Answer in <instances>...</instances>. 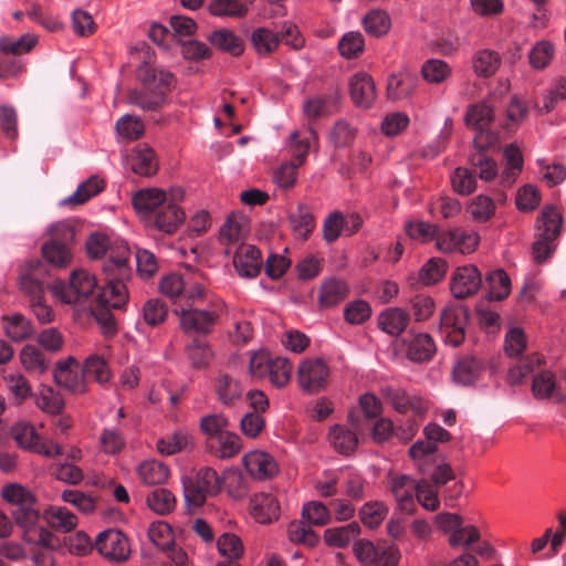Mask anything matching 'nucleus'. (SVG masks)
<instances>
[{
    "mask_svg": "<svg viewBox=\"0 0 566 566\" xmlns=\"http://www.w3.org/2000/svg\"><path fill=\"white\" fill-rule=\"evenodd\" d=\"M1 495L14 507L12 516L15 523L23 528V541L34 545H49L52 534L39 525L34 494L21 484L11 483L2 488Z\"/></svg>",
    "mask_w": 566,
    "mask_h": 566,
    "instance_id": "1",
    "label": "nucleus"
},
{
    "mask_svg": "<svg viewBox=\"0 0 566 566\" xmlns=\"http://www.w3.org/2000/svg\"><path fill=\"white\" fill-rule=\"evenodd\" d=\"M138 77L145 85L143 91H130L128 102L144 111H155L165 103V93L175 85V76L171 72L156 71L145 64L138 70Z\"/></svg>",
    "mask_w": 566,
    "mask_h": 566,
    "instance_id": "2",
    "label": "nucleus"
},
{
    "mask_svg": "<svg viewBox=\"0 0 566 566\" xmlns=\"http://www.w3.org/2000/svg\"><path fill=\"white\" fill-rule=\"evenodd\" d=\"M86 251L92 259L105 258L103 271L106 275L119 279L129 277L130 268L128 259L130 251L127 244H111L106 235L95 233L87 239Z\"/></svg>",
    "mask_w": 566,
    "mask_h": 566,
    "instance_id": "3",
    "label": "nucleus"
},
{
    "mask_svg": "<svg viewBox=\"0 0 566 566\" xmlns=\"http://www.w3.org/2000/svg\"><path fill=\"white\" fill-rule=\"evenodd\" d=\"M96 286L95 276L86 270L78 269L71 273L69 283L55 281L49 290L55 303L84 307L93 297Z\"/></svg>",
    "mask_w": 566,
    "mask_h": 566,
    "instance_id": "4",
    "label": "nucleus"
},
{
    "mask_svg": "<svg viewBox=\"0 0 566 566\" xmlns=\"http://www.w3.org/2000/svg\"><path fill=\"white\" fill-rule=\"evenodd\" d=\"M46 233L50 238L41 247L43 260L54 269L67 268L73 261V227L66 221H57L48 227Z\"/></svg>",
    "mask_w": 566,
    "mask_h": 566,
    "instance_id": "5",
    "label": "nucleus"
},
{
    "mask_svg": "<svg viewBox=\"0 0 566 566\" xmlns=\"http://www.w3.org/2000/svg\"><path fill=\"white\" fill-rule=\"evenodd\" d=\"M182 488L187 507L198 509L205 503L208 495L219 492L221 481L214 470L203 468L193 479L184 478Z\"/></svg>",
    "mask_w": 566,
    "mask_h": 566,
    "instance_id": "6",
    "label": "nucleus"
},
{
    "mask_svg": "<svg viewBox=\"0 0 566 566\" xmlns=\"http://www.w3.org/2000/svg\"><path fill=\"white\" fill-rule=\"evenodd\" d=\"M11 436L23 450L41 454L49 459L63 454V448L60 443L53 439H42L35 427L29 422L20 421L13 424Z\"/></svg>",
    "mask_w": 566,
    "mask_h": 566,
    "instance_id": "7",
    "label": "nucleus"
},
{
    "mask_svg": "<svg viewBox=\"0 0 566 566\" xmlns=\"http://www.w3.org/2000/svg\"><path fill=\"white\" fill-rule=\"evenodd\" d=\"M179 319V327L185 334H210L219 318L217 307L200 310L193 306H184L179 304L174 310Z\"/></svg>",
    "mask_w": 566,
    "mask_h": 566,
    "instance_id": "8",
    "label": "nucleus"
},
{
    "mask_svg": "<svg viewBox=\"0 0 566 566\" xmlns=\"http://www.w3.org/2000/svg\"><path fill=\"white\" fill-rule=\"evenodd\" d=\"M492 97L493 94H490L484 99L469 105L464 114L465 125L478 132L474 144L479 149L486 147L481 138L495 119V106L492 102Z\"/></svg>",
    "mask_w": 566,
    "mask_h": 566,
    "instance_id": "9",
    "label": "nucleus"
},
{
    "mask_svg": "<svg viewBox=\"0 0 566 566\" xmlns=\"http://www.w3.org/2000/svg\"><path fill=\"white\" fill-rule=\"evenodd\" d=\"M329 369L319 358H306L297 368V382L301 389L308 394L322 391L327 384Z\"/></svg>",
    "mask_w": 566,
    "mask_h": 566,
    "instance_id": "10",
    "label": "nucleus"
},
{
    "mask_svg": "<svg viewBox=\"0 0 566 566\" xmlns=\"http://www.w3.org/2000/svg\"><path fill=\"white\" fill-rule=\"evenodd\" d=\"M468 311L462 306H452L443 311L440 317V333L447 345L459 346L465 337Z\"/></svg>",
    "mask_w": 566,
    "mask_h": 566,
    "instance_id": "11",
    "label": "nucleus"
},
{
    "mask_svg": "<svg viewBox=\"0 0 566 566\" xmlns=\"http://www.w3.org/2000/svg\"><path fill=\"white\" fill-rule=\"evenodd\" d=\"M184 199L181 189H171L169 200L164 203L155 216V226L165 233H174L184 223L186 219L185 211L178 206V201Z\"/></svg>",
    "mask_w": 566,
    "mask_h": 566,
    "instance_id": "12",
    "label": "nucleus"
},
{
    "mask_svg": "<svg viewBox=\"0 0 566 566\" xmlns=\"http://www.w3.org/2000/svg\"><path fill=\"white\" fill-rule=\"evenodd\" d=\"M84 374V369L80 368L76 359L69 356L56 363L53 378L57 386L78 395L86 391Z\"/></svg>",
    "mask_w": 566,
    "mask_h": 566,
    "instance_id": "13",
    "label": "nucleus"
},
{
    "mask_svg": "<svg viewBox=\"0 0 566 566\" xmlns=\"http://www.w3.org/2000/svg\"><path fill=\"white\" fill-rule=\"evenodd\" d=\"M96 548L101 555L114 562L127 559L130 552L127 537L115 528H109L98 534Z\"/></svg>",
    "mask_w": 566,
    "mask_h": 566,
    "instance_id": "14",
    "label": "nucleus"
},
{
    "mask_svg": "<svg viewBox=\"0 0 566 566\" xmlns=\"http://www.w3.org/2000/svg\"><path fill=\"white\" fill-rule=\"evenodd\" d=\"M399 349L412 361H426L436 353V344L427 333H409L400 340Z\"/></svg>",
    "mask_w": 566,
    "mask_h": 566,
    "instance_id": "15",
    "label": "nucleus"
},
{
    "mask_svg": "<svg viewBox=\"0 0 566 566\" xmlns=\"http://www.w3.org/2000/svg\"><path fill=\"white\" fill-rule=\"evenodd\" d=\"M482 284L481 273L475 265L459 266L452 274L450 290L455 298L475 294Z\"/></svg>",
    "mask_w": 566,
    "mask_h": 566,
    "instance_id": "16",
    "label": "nucleus"
},
{
    "mask_svg": "<svg viewBox=\"0 0 566 566\" xmlns=\"http://www.w3.org/2000/svg\"><path fill=\"white\" fill-rule=\"evenodd\" d=\"M242 463L248 473L256 480H266L279 473L274 457L262 450H252L243 455Z\"/></svg>",
    "mask_w": 566,
    "mask_h": 566,
    "instance_id": "17",
    "label": "nucleus"
},
{
    "mask_svg": "<svg viewBox=\"0 0 566 566\" xmlns=\"http://www.w3.org/2000/svg\"><path fill=\"white\" fill-rule=\"evenodd\" d=\"M389 486L398 507L407 514L413 513L416 507L413 495L416 494L418 482L409 475H390Z\"/></svg>",
    "mask_w": 566,
    "mask_h": 566,
    "instance_id": "18",
    "label": "nucleus"
},
{
    "mask_svg": "<svg viewBox=\"0 0 566 566\" xmlns=\"http://www.w3.org/2000/svg\"><path fill=\"white\" fill-rule=\"evenodd\" d=\"M350 97L360 108H370L376 98V85L370 75L365 72L354 74L349 80Z\"/></svg>",
    "mask_w": 566,
    "mask_h": 566,
    "instance_id": "19",
    "label": "nucleus"
},
{
    "mask_svg": "<svg viewBox=\"0 0 566 566\" xmlns=\"http://www.w3.org/2000/svg\"><path fill=\"white\" fill-rule=\"evenodd\" d=\"M169 200V192L158 188H145L136 191L132 197L133 206L140 217H148L157 212Z\"/></svg>",
    "mask_w": 566,
    "mask_h": 566,
    "instance_id": "20",
    "label": "nucleus"
},
{
    "mask_svg": "<svg viewBox=\"0 0 566 566\" xmlns=\"http://www.w3.org/2000/svg\"><path fill=\"white\" fill-rule=\"evenodd\" d=\"M262 255L254 245H241L233 256V265L242 277H255L262 268Z\"/></svg>",
    "mask_w": 566,
    "mask_h": 566,
    "instance_id": "21",
    "label": "nucleus"
},
{
    "mask_svg": "<svg viewBox=\"0 0 566 566\" xmlns=\"http://www.w3.org/2000/svg\"><path fill=\"white\" fill-rule=\"evenodd\" d=\"M327 438L333 449L344 455L353 454L358 444L365 439L358 437L356 428L350 429L346 424L331 427Z\"/></svg>",
    "mask_w": 566,
    "mask_h": 566,
    "instance_id": "22",
    "label": "nucleus"
},
{
    "mask_svg": "<svg viewBox=\"0 0 566 566\" xmlns=\"http://www.w3.org/2000/svg\"><path fill=\"white\" fill-rule=\"evenodd\" d=\"M566 536V515H559V528L553 531L547 528L543 536L534 538L531 543V553L538 554L545 548L546 556L553 557L558 554Z\"/></svg>",
    "mask_w": 566,
    "mask_h": 566,
    "instance_id": "23",
    "label": "nucleus"
},
{
    "mask_svg": "<svg viewBox=\"0 0 566 566\" xmlns=\"http://www.w3.org/2000/svg\"><path fill=\"white\" fill-rule=\"evenodd\" d=\"M250 514L255 522L261 524L271 523L279 518L280 504L271 493H259L250 500Z\"/></svg>",
    "mask_w": 566,
    "mask_h": 566,
    "instance_id": "24",
    "label": "nucleus"
},
{
    "mask_svg": "<svg viewBox=\"0 0 566 566\" xmlns=\"http://www.w3.org/2000/svg\"><path fill=\"white\" fill-rule=\"evenodd\" d=\"M108 281L98 294L97 300L101 305L112 308H123L129 298L128 291L124 284L126 277H115L107 275Z\"/></svg>",
    "mask_w": 566,
    "mask_h": 566,
    "instance_id": "25",
    "label": "nucleus"
},
{
    "mask_svg": "<svg viewBox=\"0 0 566 566\" xmlns=\"http://www.w3.org/2000/svg\"><path fill=\"white\" fill-rule=\"evenodd\" d=\"M128 163L135 174L144 177L156 174L158 169L156 155L147 145H138L133 148Z\"/></svg>",
    "mask_w": 566,
    "mask_h": 566,
    "instance_id": "26",
    "label": "nucleus"
},
{
    "mask_svg": "<svg viewBox=\"0 0 566 566\" xmlns=\"http://www.w3.org/2000/svg\"><path fill=\"white\" fill-rule=\"evenodd\" d=\"M136 473L139 481L149 486L165 484L170 476L168 465L155 459L140 462L136 468Z\"/></svg>",
    "mask_w": 566,
    "mask_h": 566,
    "instance_id": "27",
    "label": "nucleus"
},
{
    "mask_svg": "<svg viewBox=\"0 0 566 566\" xmlns=\"http://www.w3.org/2000/svg\"><path fill=\"white\" fill-rule=\"evenodd\" d=\"M317 143V135L312 128H307L303 134L294 130L290 134L287 140V148L293 160L298 165H303L306 160L307 154L313 146Z\"/></svg>",
    "mask_w": 566,
    "mask_h": 566,
    "instance_id": "28",
    "label": "nucleus"
},
{
    "mask_svg": "<svg viewBox=\"0 0 566 566\" xmlns=\"http://www.w3.org/2000/svg\"><path fill=\"white\" fill-rule=\"evenodd\" d=\"M528 111V103L523 96L512 95L504 111L502 127L510 132L516 130L526 120Z\"/></svg>",
    "mask_w": 566,
    "mask_h": 566,
    "instance_id": "29",
    "label": "nucleus"
},
{
    "mask_svg": "<svg viewBox=\"0 0 566 566\" xmlns=\"http://www.w3.org/2000/svg\"><path fill=\"white\" fill-rule=\"evenodd\" d=\"M192 447V436L184 429H178L170 436L164 437L156 442L157 451L166 457L190 450Z\"/></svg>",
    "mask_w": 566,
    "mask_h": 566,
    "instance_id": "30",
    "label": "nucleus"
},
{
    "mask_svg": "<svg viewBox=\"0 0 566 566\" xmlns=\"http://www.w3.org/2000/svg\"><path fill=\"white\" fill-rule=\"evenodd\" d=\"M501 56L490 49L478 50L472 56V70L478 77L493 76L501 66Z\"/></svg>",
    "mask_w": 566,
    "mask_h": 566,
    "instance_id": "31",
    "label": "nucleus"
},
{
    "mask_svg": "<svg viewBox=\"0 0 566 566\" xmlns=\"http://www.w3.org/2000/svg\"><path fill=\"white\" fill-rule=\"evenodd\" d=\"M19 361L22 368L31 375H43L49 369V360L34 345L27 344L19 352Z\"/></svg>",
    "mask_w": 566,
    "mask_h": 566,
    "instance_id": "32",
    "label": "nucleus"
},
{
    "mask_svg": "<svg viewBox=\"0 0 566 566\" xmlns=\"http://www.w3.org/2000/svg\"><path fill=\"white\" fill-rule=\"evenodd\" d=\"M48 524L57 532L69 533L77 526V517L64 506L51 505L44 511Z\"/></svg>",
    "mask_w": 566,
    "mask_h": 566,
    "instance_id": "33",
    "label": "nucleus"
},
{
    "mask_svg": "<svg viewBox=\"0 0 566 566\" xmlns=\"http://www.w3.org/2000/svg\"><path fill=\"white\" fill-rule=\"evenodd\" d=\"M484 369L483 364L475 357H465L453 367V380L461 386H469L475 382Z\"/></svg>",
    "mask_w": 566,
    "mask_h": 566,
    "instance_id": "34",
    "label": "nucleus"
},
{
    "mask_svg": "<svg viewBox=\"0 0 566 566\" xmlns=\"http://www.w3.org/2000/svg\"><path fill=\"white\" fill-rule=\"evenodd\" d=\"M248 230L247 217L231 213L220 228L219 237L222 242L237 243L245 237Z\"/></svg>",
    "mask_w": 566,
    "mask_h": 566,
    "instance_id": "35",
    "label": "nucleus"
},
{
    "mask_svg": "<svg viewBox=\"0 0 566 566\" xmlns=\"http://www.w3.org/2000/svg\"><path fill=\"white\" fill-rule=\"evenodd\" d=\"M282 41L280 33L261 27L251 34V43L259 55L268 56L275 52Z\"/></svg>",
    "mask_w": 566,
    "mask_h": 566,
    "instance_id": "36",
    "label": "nucleus"
},
{
    "mask_svg": "<svg viewBox=\"0 0 566 566\" xmlns=\"http://www.w3.org/2000/svg\"><path fill=\"white\" fill-rule=\"evenodd\" d=\"M209 42L217 49L238 56L243 52L242 40L229 29H219L210 33Z\"/></svg>",
    "mask_w": 566,
    "mask_h": 566,
    "instance_id": "37",
    "label": "nucleus"
},
{
    "mask_svg": "<svg viewBox=\"0 0 566 566\" xmlns=\"http://www.w3.org/2000/svg\"><path fill=\"white\" fill-rule=\"evenodd\" d=\"M290 224L295 234L301 240H306L315 228L314 217L305 205H298L290 213Z\"/></svg>",
    "mask_w": 566,
    "mask_h": 566,
    "instance_id": "38",
    "label": "nucleus"
},
{
    "mask_svg": "<svg viewBox=\"0 0 566 566\" xmlns=\"http://www.w3.org/2000/svg\"><path fill=\"white\" fill-rule=\"evenodd\" d=\"M378 325L389 335H399L408 325V314L398 307L387 308L380 313Z\"/></svg>",
    "mask_w": 566,
    "mask_h": 566,
    "instance_id": "39",
    "label": "nucleus"
},
{
    "mask_svg": "<svg viewBox=\"0 0 566 566\" xmlns=\"http://www.w3.org/2000/svg\"><path fill=\"white\" fill-rule=\"evenodd\" d=\"M359 533L360 526L353 522L340 527L325 530L324 541L328 546L343 548L349 545Z\"/></svg>",
    "mask_w": 566,
    "mask_h": 566,
    "instance_id": "40",
    "label": "nucleus"
},
{
    "mask_svg": "<svg viewBox=\"0 0 566 566\" xmlns=\"http://www.w3.org/2000/svg\"><path fill=\"white\" fill-rule=\"evenodd\" d=\"M563 226V214L554 206H546L536 221V232L544 233L551 238H557L560 234Z\"/></svg>",
    "mask_w": 566,
    "mask_h": 566,
    "instance_id": "41",
    "label": "nucleus"
},
{
    "mask_svg": "<svg viewBox=\"0 0 566 566\" xmlns=\"http://www.w3.org/2000/svg\"><path fill=\"white\" fill-rule=\"evenodd\" d=\"M34 405L45 413L57 415L64 407L63 398L50 386H40L33 395Z\"/></svg>",
    "mask_w": 566,
    "mask_h": 566,
    "instance_id": "42",
    "label": "nucleus"
},
{
    "mask_svg": "<svg viewBox=\"0 0 566 566\" xmlns=\"http://www.w3.org/2000/svg\"><path fill=\"white\" fill-rule=\"evenodd\" d=\"M4 334L13 342H22L33 334L30 319L21 314H13L3 318Z\"/></svg>",
    "mask_w": 566,
    "mask_h": 566,
    "instance_id": "43",
    "label": "nucleus"
},
{
    "mask_svg": "<svg viewBox=\"0 0 566 566\" xmlns=\"http://www.w3.org/2000/svg\"><path fill=\"white\" fill-rule=\"evenodd\" d=\"M365 32L374 38L386 35L391 29V19L386 11L371 10L361 20Z\"/></svg>",
    "mask_w": 566,
    "mask_h": 566,
    "instance_id": "44",
    "label": "nucleus"
},
{
    "mask_svg": "<svg viewBox=\"0 0 566 566\" xmlns=\"http://www.w3.org/2000/svg\"><path fill=\"white\" fill-rule=\"evenodd\" d=\"M104 188V182L101 178L93 176L86 181L80 184L76 190L67 198L61 201V205L78 206L91 199L93 196L101 192Z\"/></svg>",
    "mask_w": 566,
    "mask_h": 566,
    "instance_id": "45",
    "label": "nucleus"
},
{
    "mask_svg": "<svg viewBox=\"0 0 566 566\" xmlns=\"http://www.w3.org/2000/svg\"><path fill=\"white\" fill-rule=\"evenodd\" d=\"M348 292L345 282L336 279L326 280L319 292V304L324 307H333L342 302Z\"/></svg>",
    "mask_w": 566,
    "mask_h": 566,
    "instance_id": "46",
    "label": "nucleus"
},
{
    "mask_svg": "<svg viewBox=\"0 0 566 566\" xmlns=\"http://www.w3.org/2000/svg\"><path fill=\"white\" fill-rule=\"evenodd\" d=\"M504 158L506 167L501 175V184L511 186L522 170L523 157L521 150L514 144H511L504 149Z\"/></svg>",
    "mask_w": 566,
    "mask_h": 566,
    "instance_id": "47",
    "label": "nucleus"
},
{
    "mask_svg": "<svg viewBox=\"0 0 566 566\" xmlns=\"http://www.w3.org/2000/svg\"><path fill=\"white\" fill-rule=\"evenodd\" d=\"M243 386L235 379L220 374L216 382V394L221 403L229 406L243 394Z\"/></svg>",
    "mask_w": 566,
    "mask_h": 566,
    "instance_id": "48",
    "label": "nucleus"
},
{
    "mask_svg": "<svg viewBox=\"0 0 566 566\" xmlns=\"http://www.w3.org/2000/svg\"><path fill=\"white\" fill-rule=\"evenodd\" d=\"M452 74V67L443 60L429 59L421 66V75L429 84H441Z\"/></svg>",
    "mask_w": 566,
    "mask_h": 566,
    "instance_id": "49",
    "label": "nucleus"
},
{
    "mask_svg": "<svg viewBox=\"0 0 566 566\" xmlns=\"http://www.w3.org/2000/svg\"><path fill=\"white\" fill-rule=\"evenodd\" d=\"M140 315L146 325L155 327L167 319L168 306L159 298H149L143 304Z\"/></svg>",
    "mask_w": 566,
    "mask_h": 566,
    "instance_id": "50",
    "label": "nucleus"
},
{
    "mask_svg": "<svg viewBox=\"0 0 566 566\" xmlns=\"http://www.w3.org/2000/svg\"><path fill=\"white\" fill-rule=\"evenodd\" d=\"M209 11L217 17L242 18L249 7L243 0H211Z\"/></svg>",
    "mask_w": 566,
    "mask_h": 566,
    "instance_id": "51",
    "label": "nucleus"
},
{
    "mask_svg": "<svg viewBox=\"0 0 566 566\" xmlns=\"http://www.w3.org/2000/svg\"><path fill=\"white\" fill-rule=\"evenodd\" d=\"M229 418L223 413H208L200 418L199 429L209 439H217L228 430Z\"/></svg>",
    "mask_w": 566,
    "mask_h": 566,
    "instance_id": "52",
    "label": "nucleus"
},
{
    "mask_svg": "<svg viewBox=\"0 0 566 566\" xmlns=\"http://www.w3.org/2000/svg\"><path fill=\"white\" fill-rule=\"evenodd\" d=\"M186 286L187 281L178 273L165 275L159 282L160 293L169 297L176 307L181 304L182 293Z\"/></svg>",
    "mask_w": 566,
    "mask_h": 566,
    "instance_id": "53",
    "label": "nucleus"
},
{
    "mask_svg": "<svg viewBox=\"0 0 566 566\" xmlns=\"http://www.w3.org/2000/svg\"><path fill=\"white\" fill-rule=\"evenodd\" d=\"M336 102L335 96L312 97L303 104V113L308 119L324 117L334 111Z\"/></svg>",
    "mask_w": 566,
    "mask_h": 566,
    "instance_id": "54",
    "label": "nucleus"
},
{
    "mask_svg": "<svg viewBox=\"0 0 566 566\" xmlns=\"http://www.w3.org/2000/svg\"><path fill=\"white\" fill-rule=\"evenodd\" d=\"M147 506L159 515L170 513L176 506L175 495L167 489H157L148 494Z\"/></svg>",
    "mask_w": 566,
    "mask_h": 566,
    "instance_id": "55",
    "label": "nucleus"
},
{
    "mask_svg": "<svg viewBox=\"0 0 566 566\" xmlns=\"http://www.w3.org/2000/svg\"><path fill=\"white\" fill-rule=\"evenodd\" d=\"M468 212L473 221L486 222L495 212V202L488 196L479 195L468 206Z\"/></svg>",
    "mask_w": 566,
    "mask_h": 566,
    "instance_id": "56",
    "label": "nucleus"
},
{
    "mask_svg": "<svg viewBox=\"0 0 566 566\" xmlns=\"http://www.w3.org/2000/svg\"><path fill=\"white\" fill-rule=\"evenodd\" d=\"M3 380L9 391L19 402L25 400L32 395L31 384L20 371H10L4 374Z\"/></svg>",
    "mask_w": 566,
    "mask_h": 566,
    "instance_id": "57",
    "label": "nucleus"
},
{
    "mask_svg": "<svg viewBox=\"0 0 566 566\" xmlns=\"http://www.w3.org/2000/svg\"><path fill=\"white\" fill-rule=\"evenodd\" d=\"M187 356L193 367L201 368L211 361L213 352L207 342L193 339L187 346Z\"/></svg>",
    "mask_w": 566,
    "mask_h": 566,
    "instance_id": "58",
    "label": "nucleus"
},
{
    "mask_svg": "<svg viewBox=\"0 0 566 566\" xmlns=\"http://www.w3.org/2000/svg\"><path fill=\"white\" fill-rule=\"evenodd\" d=\"M125 438L116 428H105L99 436V446L103 453L108 455L118 454L125 447Z\"/></svg>",
    "mask_w": 566,
    "mask_h": 566,
    "instance_id": "59",
    "label": "nucleus"
},
{
    "mask_svg": "<svg viewBox=\"0 0 566 566\" xmlns=\"http://www.w3.org/2000/svg\"><path fill=\"white\" fill-rule=\"evenodd\" d=\"M218 440V452L221 459H231L238 455L243 449V441L241 437L233 432L227 430Z\"/></svg>",
    "mask_w": 566,
    "mask_h": 566,
    "instance_id": "60",
    "label": "nucleus"
},
{
    "mask_svg": "<svg viewBox=\"0 0 566 566\" xmlns=\"http://www.w3.org/2000/svg\"><path fill=\"white\" fill-rule=\"evenodd\" d=\"M490 283V295L492 300L501 301L509 296L511 292V279L507 273L497 269L488 276Z\"/></svg>",
    "mask_w": 566,
    "mask_h": 566,
    "instance_id": "61",
    "label": "nucleus"
},
{
    "mask_svg": "<svg viewBox=\"0 0 566 566\" xmlns=\"http://www.w3.org/2000/svg\"><path fill=\"white\" fill-rule=\"evenodd\" d=\"M144 124L140 118L132 115H124L116 122L118 136L126 140H135L144 134Z\"/></svg>",
    "mask_w": 566,
    "mask_h": 566,
    "instance_id": "62",
    "label": "nucleus"
},
{
    "mask_svg": "<svg viewBox=\"0 0 566 566\" xmlns=\"http://www.w3.org/2000/svg\"><path fill=\"white\" fill-rule=\"evenodd\" d=\"M148 537L151 543L165 551L174 544V534L171 527L163 521L151 523L148 528Z\"/></svg>",
    "mask_w": 566,
    "mask_h": 566,
    "instance_id": "63",
    "label": "nucleus"
},
{
    "mask_svg": "<svg viewBox=\"0 0 566 566\" xmlns=\"http://www.w3.org/2000/svg\"><path fill=\"white\" fill-rule=\"evenodd\" d=\"M218 552L229 560L239 559L243 555V544L234 534H222L217 542Z\"/></svg>",
    "mask_w": 566,
    "mask_h": 566,
    "instance_id": "64",
    "label": "nucleus"
}]
</instances>
